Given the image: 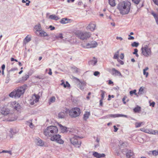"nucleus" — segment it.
<instances>
[{"instance_id": "1", "label": "nucleus", "mask_w": 158, "mask_h": 158, "mask_svg": "<svg viewBox=\"0 0 158 158\" xmlns=\"http://www.w3.org/2000/svg\"><path fill=\"white\" fill-rule=\"evenodd\" d=\"M131 5V3L127 1H123L118 3L117 8L121 14L126 15L128 14L129 12Z\"/></svg>"}, {"instance_id": "2", "label": "nucleus", "mask_w": 158, "mask_h": 158, "mask_svg": "<svg viewBox=\"0 0 158 158\" xmlns=\"http://www.w3.org/2000/svg\"><path fill=\"white\" fill-rule=\"evenodd\" d=\"M58 128L56 126H50L47 127L44 130V134L47 137H51L56 134Z\"/></svg>"}, {"instance_id": "3", "label": "nucleus", "mask_w": 158, "mask_h": 158, "mask_svg": "<svg viewBox=\"0 0 158 158\" xmlns=\"http://www.w3.org/2000/svg\"><path fill=\"white\" fill-rule=\"evenodd\" d=\"M25 89L24 86L19 87L17 89L11 92L9 96L12 98H19L24 93Z\"/></svg>"}, {"instance_id": "4", "label": "nucleus", "mask_w": 158, "mask_h": 158, "mask_svg": "<svg viewBox=\"0 0 158 158\" xmlns=\"http://www.w3.org/2000/svg\"><path fill=\"white\" fill-rule=\"evenodd\" d=\"M76 35L81 40H87L91 36V34L89 32H83L80 31H77L75 32Z\"/></svg>"}, {"instance_id": "5", "label": "nucleus", "mask_w": 158, "mask_h": 158, "mask_svg": "<svg viewBox=\"0 0 158 158\" xmlns=\"http://www.w3.org/2000/svg\"><path fill=\"white\" fill-rule=\"evenodd\" d=\"M81 110L78 107H74L69 110V114L72 118H76L79 116L81 114Z\"/></svg>"}, {"instance_id": "6", "label": "nucleus", "mask_w": 158, "mask_h": 158, "mask_svg": "<svg viewBox=\"0 0 158 158\" xmlns=\"http://www.w3.org/2000/svg\"><path fill=\"white\" fill-rule=\"evenodd\" d=\"M142 54L146 57H148L152 55L151 48L147 45H144L141 48Z\"/></svg>"}, {"instance_id": "7", "label": "nucleus", "mask_w": 158, "mask_h": 158, "mask_svg": "<svg viewBox=\"0 0 158 158\" xmlns=\"http://www.w3.org/2000/svg\"><path fill=\"white\" fill-rule=\"evenodd\" d=\"M77 138H81V137L76 135H74L73 137L70 139V140L72 143L74 145L75 147L79 148L81 145V142L80 141L78 140Z\"/></svg>"}, {"instance_id": "8", "label": "nucleus", "mask_w": 158, "mask_h": 158, "mask_svg": "<svg viewBox=\"0 0 158 158\" xmlns=\"http://www.w3.org/2000/svg\"><path fill=\"white\" fill-rule=\"evenodd\" d=\"M61 136L59 135H53L51 136L50 139L52 141H55L57 143L60 144H63L64 141L61 138Z\"/></svg>"}, {"instance_id": "9", "label": "nucleus", "mask_w": 158, "mask_h": 158, "mask_svg": "<svg viewBox=\"0 0 158 158\" xmlns=\"http://www.w3.org/2000/svg\"><path fill=\"white\" fill-rule=\"evenodd\" d=\"M39 98V96L35 94L33 95L32 96L31 99L30 101V104L31 105H33L35 103L38 102Z\"/></svg>"}, {"instance_id": "10", "label": "nucleus", "mask_w": 158, "mask_h": 158, "mask_svg": "<svg viewBox=\"0 0 158 158\" xmlns=\"http://www.w3.org/2000/svg\"><path fill=\"white\" fill-rule=\"evenodd\" d=\"M10 106L13 107L16 110L20 109V106L15 101L10 102Z\"/></svg>"}, {"instance_id": "11", "label": "nucleus", "mask_w": 158, "mask_h": 158, "mask_svg": "<svg viewBox=\"0 0 158 158\" xmlns=\"http://www.w3.org/2000/svg\"><path fill=\"white\" fill-rule=\"evenodd\" d=\"M98 45L97 43L95 41H92L90 43L86 44V47L87 48H93L96 47Z\"/></svg>"}, {"instance_id": "12", "label": "nucleus", "mask_w": 158, "mask_h": 158, "mask_svg": "<svg viewBox=\"0 0 158 158\" xmlns=\"http://www.w3.org/2000/svg\"><path fill=\"white\" fill-rule=\"evenodd\" d=\"M111 73L114 76H120L121 77L122 76L120 72L114 68L112 69Z\"/></svg>"}, {"instance_id": "13", "label": "nucleus", "mask_w": 158, "mask_h": 158, "mask_svg": "<svg viewBox=\"0 0 158 158\" xmlns=\"http://www.w3.org/2000/svg\"><path fill=\"white\" fill-rule=\"evenodd\" d=\"M86 85V83L85 81H81L78 83V85L79 87L82 90H83Z\"/></svg>"}, {"instance_id": "14", "label": "nucleus", "mask_w": 158, "mask_h": 158, "mask_svg": "<svg viewBox=\"0 0 158 158\" xmlns=\"http://www.w3.org/2000/svg\"><path fill=\"white\" fill-rule=\"evenodd\" d=\"M108 117L109 118H115L116 117H127V115L122 114H110L108 115Z\"/></svg>"}, {"instance_id": "15", "label": "nucleus", "mask_w": 158, "mask_h": 158, "mask_svg": "<svg viewBox=\"0 0 158 158\" xmlns=\"http://www.w3.org/2000/svg\"><path fill=\"white\" fill-rule=\"evenodd\" d=\"M1 112L2 114L6 115L10 113V110L8 108L3 107L2 108Z\"/></svg>"}, {"instance_id": "16", "label": "nucleus", "mask_w": 158, "mask_h": 158, "mask_svg": "<svg viewBox=\"0 0 158 158\" xmlns=\"http://www.w3.org/2000/svg\"><path fill=\"white\" fill-rule=\"evenodd\" d=\"M35 142L38 146H42L44 145V143L42 140L39 138L36 139Z\"/></svg>"}, {"instance_id": "17", "label": "nucleus", "mask_w": 158, "mask_h": 158, "mask_svg": "<svg viewBox=\"0 0 158 158\" xmlns=\"http://www.w3.org/2000/svg\"><path fill=\"white\" fill-rule=\"evenodd\" d=\"M95 27V25L94 24L90 23L89 24L87 27V29H89L92 31H93Z\"/></svg>"}, {"instance_id": "18", "label": "nucleus", "mask_w": 158, "mask_h": 158, "mask_svg": "<svg viewBox=\"0 0 158 158\" xmlns=\"http://www.w3.org/2000/svg\"><path fill=\"white\" fill-rule=\"evenodd\" d=\"M134 153L131 151H129L126 153L127 158H133Z\"/></svg>"}, {"instance_id": "19", "label": "nucleus", "mask_w": 158, "mask_h": 158, "mask_svg": "<svg viewBox=\"0 0 158 158\" xmlns=\"http://www.w3.org/2000/svg\"><path fill=\"white\" fill-rule=\"evenodd\" d=\"M93 60H90L89 62V65H94L97 62V60L95 59V57H93Z\"/></svg>"}, {"instance_id": "20", "label": "nucleus", "mask_w": 158, "mask_h": 158, "mask_svg": "<svg viewBox=\"0 0 158 158\" xmlns=\"http://www.w3.org/2000/svg\"><path fill=\"white\" fill-rule=\"evenodd\" d=\"M58 125L62 133L66 132L67 131V128L63 126L60 124H58Z\"/></svg>"}, {"instance_id": "21", "label": "nucleus", "mask_w": 158, "mask_h": 158, "mask_svg": "<svg viewBox=\"0 0 158 158\" xmlns=\"http://www.w3.org/2000/svg\"><path fill=\"white\" fill-rule=\"evenodd\" d=\"M34 29L36 31L40 32L41 30V27L40 24L39 23L34 27Z\"/></svg>"}, {"instance_id": "22", "label": "nucleus", "mask_w": 158, "mask_h": 158, "mask_svg": "<svg viewBox=\"0 0 158 158\" xmlns=\"http://www.w3.org/2000/svg\"><path fill=\"white\" fill-rule=\"evenodd\" d=\"M90 115L89 112L86 111L83 115V119L84 120L86 121L87 119Z\"/></svg>"}, {"instance_id": "23", "label": "nucleus", "mask_w": 158, "mask_h": 158, "mask_svg": "<svg viewBox=\"0 0 158 158\" xmlns=\"http://www.w3.org/2000/svg\"><path fill=\"white\" fill-rule=\"evenodd\" d=\"M39 35L41 36L45 37L48 36L47 33L43 30H41L39 33Z\"/></svg>"}, {"instance_id": "24", "label": "nucleus", "mask_w": 158, "mask_h": 158, "mask_svg": "<svg viewBox=\"0 0 158 158\" xmlns=\"http://www.w3.org/2000/svg\"><path fill=\"white\" fill-rule=\"evenodd\" d=\"M49 18L51 19L54 20H58V19H60V18H59L57 16H56L55 15H50L49 16Z\"/></svg>"}, {"instance_id": "25", "label": "nucleus", "mask_w": 158, "mask_h": 158, "mask_svg": "<svg viewBox=\"0 0 158 158\" xmlns=\"http://www.w3.org/2000/svg\"><path fill=\"white\" fill-rule=\"evenodd\" d=\"M32 120L31 119L29 120V121H27L26 122V124L28 125H29L30 127L31 128H33L34 126V125L33 124V123H32Z\"/></svg>"}, {"instance_id": "26", "label": "nucleus", "mask_w": 158, "mask_h": 158, "mask_svg": "<svg viewBox=\"0 0 158 158\" xmlns=\"http://www.w3.org/2000/svg\"><path fill=\"white\" fill-rule=\"evenodd\" d=\"M119 144L120 145L121 148H125V147H127L128 145L127 143L126 142H123L122 143L120 142Z\"/></svg>"}, {"instance_id": "27", "label": "nucleus", "mask_w": 158, "mask_h": 158, "mask_svg": "<svg viewBox=\"0 0 158 158\" xmlns=\"http://www.w3.org/2000/svg\"><path fill=\"white\" fill-rule=\"evenodd\" d=\"M31 40V36H30L29 35H27L25 38L24 40V42H25V41L26 42V43H28Z\"/></svg>"}, {"instance_id": "28", "label": "nucleus", "mask_w": 158, "mask_h": 158, "mask_svg": "<svg viewBox=\"0 0 158 158\" xmlns=\"http://www.w3.org/2000/svg\"><path fill=\"white\" fill-rule=\"evenodd\" d=\"M119 54V50L117 51L114 54L113 59H117V60L118 59V55Z\"/></svg>"}, {"instance_id": "29", "label": "nucleus", "mask_w": 158, "mask_h": 158, "mask_svg": "<svg viewBox=\"0 0 158 158\" xmlns=\"http://www.w3.org/2000/svg\"><path fill=\"white\" fill-rule=\"evenodd\" d=\"M56 98L55 97L53 96L51 97L49 99V104H50L51 103L54 102Z\"/></svg>"}, {"instance_id": "30", "label": "nucleus", "mask_w": 158, "mask_h": 158, "mask_svg": "<svg viewBox=\"0 0 158 158\" xmlns=\"http://www.w3.org/2000/svg\"><path fill=\"white\" fill-rule=\"evenodd\" d=\"M65 116V113L64 112H61L58 114V117L60 118H64Z\"/></svg>"}, {"instance_id": "31", "label": "nucleus", "mask_w": 158, "mask_h": 158, "mask_svg": "<svg viewBox=\"0 0 158 158\" xmlns=\"http://www.w3.org/2000/svg\"><path fill=\"white\" fill-rule=\"evenodd\" d=\"M101 98L100 100H103L105 97V94L106 93V92L102 90H101Z\"/></svg>"}, {"instance_id": "32", "label": "nucleus", "mask_w": 158, "mask_h": 158, "mask_svg": "<svg viewBox=\"0 0 158 158\" xmlns=\"http://www.w3.org/2000/svg\"><path fill=\"white\" fill-rule=\"evenodd\" d=\"M109 3L110 5L112 6H114L115 5L114 0H109Z\"/></svg>"}, {"instance_id": "33", "label": "nucleus", "mask_w": 158, "mask_h": 158, "mask_svg": "<svg viewBox=\"0 0 158 158\" xmlns=\"http://www.w3.org/2000/svg\"><path fill=\"white\" fill-rule=\"evenodd\" d=\"M151 14L154 16L155 20H158V15L157 14L153 11H152Z\"/></svg>"}, {"instance_id": "34", "label": "nucleus", "mask_w": 158, "mask_h": 158, "mask_svg": "<svg viewBox=\"0 0 158 158\" xmlns=\"http://www.w3.org/2000/svg\"><path fill=\"white\" fill-rule=\"evenodd\" d=\"M141 108L139 106H137L134 109V111L135 112H138L140 110Z\"/></svg>"}, {"instance_id": "35", "label": "nucleus", "mask_w": 158, "mask_h": 158, "mask_svg": "<svg viewBox=\"0 0 158 158\" xmlns=\"http://www.w3.org/2000/svg\"><path fill=\"white\" fill-rule=\"evenodd\" d=\"M139 43L136 42H134L131 44V45L133 47H137L139 45Z\"/></svg>"}, {"instance_id": "36", "label": "nucleus", "mask_w": 158, "mask_h": 158, "mask_svg": "<svg viewBox=\"0 0 158 158\" xmlns=\"http://www.w3.org/2000/svg\"><path fill=\"white\" fill-rule=\"evenodd\" d=\"M29 77V76L28 74H26L22 77L23 81H26Z\"/></svg>"}, {"instance_id": "37", "label": "nucleus", "mask_w": 158, "mask_h": 158, "mask_svg": "<svg viewBox=\"0 0 158 158\" xmlns=\"http://www.w3.org/2000/svg\"><path fill=\"white\" fill-rule=\"evenodd\" d=\"M10 134L9 135V136L10 138L13 137V135L15 133L13 131L12 129H10Z\"/></svg>"}, {"instance_id": "38", "label": "nucleus", "mask_w": 158, "mask_h": 158, "mask_svg": "<svg viewBox=\"0 0 158 158\" xmlns=\"http://www.w3.org/2000/svg\"><path fill=\"white\" fill-rule=\"evenodd\" d=\"M141 0H132L133 3L136 4L138 5Z\"/></svg>"}, {"instance_id": "39", "label": "nucleus", "mask_w": 158, "mask_h": 158, "mask_svg": "<svg viewBox=\"0 0 158 158\" xmlns=\"http://www.w3.org/2000/svg\"><path fill=\"white\" fill-rule=\"evenodd\" d=\"M143 88L142 87H141L140 88L139 90V92L138 93V94H143L142 92H143Z\"/></svg>"}, {"instance_id": "40", "label": "nucleus", "mask_w": 158, "mask_h": 158, "mask_svg": "<svg viewBox=\"0 0 158 158\" xmlns=\"http://www.w3.org/2000/svg\"><path fill=\"white\" fill-rule=\"evenodd\" d=\"M70 21V20H60V22L62 24H64L70 22H69V21Z\"/></svg>"}, {"instance_id": "41", "label": "nucleus", "mask_w": 158, "mask_h": 158, "mask_svg": "<svg viewBox=\"0 0 158 158\" xmlns=\"http://www.w3.org/2000/svg\"><path fill=\"white\" fill-rule=\"evenodd\" d=\"M143 123V122L136 123L135 124V127H139L141 126V124Z\"/></svg>"}, {"instance_id": "42", "label": "nucleus", "mask_w": 158, "mask_h": 158, "mask_svg": "<svg viewBox=\"0 0 158 158\" xmlns=\"http://www.w3.org/2000/svg\"><path fill=\"white\" fill-rule=\"evenodd\" d=\"M93 155L95 157L97 158H99V153L96 152H93Z\"/></svg>"}, {"instance_id": "43", "label": "nucleus", "mask_w": 158, "mask_h": 158, "mask_svg": "<svg viewBox=\"0 0 158 158\" xmlns=\"http://www.w3.org/2000/svg\"><path fill=\"white\" fill-rule=\"evenodd\" d=\"M136 90L134 89L133 90H131L130 92V93L131 95H132L133 94H134L135 95H136L137 94L136 93Z\"/></svg>"}, {"instance_id": "44", "label": "nucleus", "mask_w": 158, "mask_h": 158, "mask_svg": "<svg viewBox=\"0 0 158 158\" xmlns=\"http://www.w3.org/2000/svg\"><path fill=\"white\" fill-rule=\"evenodd\" d=\"M0 153H8L10 155L12 154L11 152L10 151L3 150L2 152H1Z\"/></svg>"}, {"instance_id": "45", "label": "nucleus", "mask_w": 158, "mask_h": 158, "mask_svg": "<svg viewBox=\"0 0 158 158\" xmlns=\"http://www.w3.org/2000/svg\"><path fill=\"white\" fill-rule=\"evenodd\" d=\"M56 37L58 38H60L61 39H62L63 38L62 34L61 33H60L59 35L56 36Z\"/></svg>"}, {"instance_id": "46", "label": "nucleus", "mask_w": 158, "mask_h": 158, "mask_svg": "<svg viewBox=\"0 0 158 158\" xmlns=\"http://www.w3.org/2000/svg\"><path fill=\"white\" fill-rule=\"evenodd\" d=\"M158 152V151L156 152V150H154L152 151V154L153 155H154L155 156H156L157 155Z\"/></svg>"}, {"instance_id": "47", "label": "nucleus", "mask_w": 158, "mask_h": 158, "mask_svg": "<svg viewBox=\"0 0 158 158\" xmlns=\"http://www.w3.org/2000/svg\"><path fill=\"white\" fill-rule=\"evenodd\" d=\"M127 97L126 96H124V97L123 98L122 101L123 102V103L124 104H126V102L125 101V100L126 98H127Z\"/></svg>"}, {"instance_id": "48", "label": "nucleus", "mask_w": 158, "mask_h": 158, "mask_svg": "<svg viewBox=\"0 0 158 158\" xmlns=\"http://www.w3.org/2000/svg\"><path fill=\"white\" fill-rule=\"evenodd\" d=\"M106 156V155L105 154L102 153L100 154L99 153V158H102V157H104Z\"/></svg>"}, {"instance_id": "49", "label": "nucleus", "mask_w": 158, "mask_h": 158, "mask_svg": "<svg viewBox=\"0 0 158 158\" xmlns=\"http://www.w3.org/2000/svg\"><path fill=\"white\" fill-rule=\"evenodd\" d=\"M117 60L121 64L123 65L124 64V63L122 60H120L119 59Z\"/></svg>"}, {"instance_id": "50", "label": "nucleus", "mask_w": 158, "mask_h": 158, "mask_svg": "<svg viewBox=\"0 0 158 158\" xmlns=\"http://www.w3.org/2000/svg\"><path fill=\"white\" fill-rule=\"evenodd\" d=\"M128 36L129 37L128 38V39L129 40H134V37L131 36L130 35H129Z\"/></svg>"}, {"instance_id": "51", "label": "nucleus", "mask_w": 158, "mask_h": 158, "mask_svg": "<svg viewBox=\"0 0 158 158\" xmlns=\"http://www.w3.org/2000/svg\"><path fill=\"white\" fill-rule=\"evenodd\" d=\"M143 73L144 75H146V77H147L148 75V73L145 71V70H143Z\"/></svg>"}, {"instance_id": "52", "label": "nucleus", "mask_w": 158, "mask_h": 158, "mask_svg": "<svg viewBox=\"0 0 158 158\" xmlns=\"http://www.w3.org/2000/svg\"><path fill=\"white\" fill-rule=\"evenodd\" d=\"M143 129L142 128V129H141V130L142 131H143L145 132L148 133L149 131V130L147 129H146L143 130Z\"/></svg>"}, {"instance_id": "53", "label": "nucleus", "mask_w": 158, "mask_h": 158, "mask_svg": "<svg viewBox=\"0 0 158 158\" xmlns=\"http://www.w3.org/2000/svg\"><path fill=\"white\" fill-rule=\"evenodd\" d=\"M153 135H156V134L158 135V131L153 130Z\"/></svg>"}, {"instance_id": "54", "label": "nucleus", "mask_w": 158, "mask_h": 158, "mask_svg": "<svg viewBox=\"0 0 158 158\" xmlns=\"http://www.w3.org/2000/svg\"><path fill=\"white\" fill-rule=\"evenodd\" d=\"M138 51V50L137 49H134V52L133 53V54H136L137 53Z\"/></svg>"}, {"instance_id": "55", "label": "nucleus", "mask_w": 158, "mask_h": 158, "mask_svg": "<svg viewBox=\"0 0 158 158\" xmlns=\"http://www.w3.org/2000/svg\"><path fill=\"white\" fill-rule=\"evenodd\" d=\"M114 131L115 132L117 131L118 130V128L117 127L115 126H114Z\"/></svg>"}, {"instance_id": "56", "label": "nucleus", "mask_w": 158, "mask_h": 158, "mask_svg": "<svg viewBox=\"0 0 158 158\" xmlns=\"http://www.w3.org/2000/svg\"><path fill=\"white\" fill-rule=\"evenodd\" d=\"M94 75L95 76H97L98 75H99V72L98 71H95L94 73Z\"/></svg>"}, {"instance_id": "57", "label": "nucleus", "mask_w": 158, "mask_h": 158, "mask_svg": "<svg viewBox=\"0 0 158 158\" xmlns=\"http://www.w3.org/2000/svg\"><path fill=\"white\" fill-rule=\"evenodd\" d=\"M120 58L121 59L123 60V59L124 57V55L123 53H122L121 54V55L120 56Z\"/></svg>"}, {"instance_id": "58", "label": "nucleus", "mask_w": 158, "mask_h": 158, "mask_svg": "<svg viewBox=\"0 0 158 158\" xmlns=\"http://www.w3.org/2000/svg\"><path fill=\"white\" fill-rule=\"evenodd\" d=\"M49 28H50L51 30H53L55 29V27H53L51 25L49 26Z\"/></svg>"}, {"instance_id": "59", "label": "nucleus", "mask_w": 158, "mask_h": 158, "mask_svg": "<svg viewBox=\"0 0 158 158\" xmlns=\"http://www.w3.org/2000/svg\"><path fill=\"white\" fill-rule=\"evenodd\" d=\"M155 104V102H152L150 103V106H152V107H153L154 106Z\"/></svg>"}, {"instance_id": "60", "label": "nucleus", "mask_w": 158, "mask_h": 158, "mask_svg": "<svg viewBox=\"0 0 158 158\" xmlns=\"http://www.w3.org/2000/svg\"><path fill=\"white\" fill-rule=\"evenodd\" d=\"M61 85H63L64 87V88H66V87H67V85H66L65 84L64 82H62L61 84Z\"/></svg>"}, {"instance_id": "61", "label": "nucleus", "mask_w": 158, "mask_h": 158, "mask_svg": "<svg viewBox=\"0 0 158 158\" xmlns=\"http://www.w3.org/2000/svg\"><path fill=\"white\" fill-rule=\"evenodd\" d=\"M74 71H75V72L76 73H78V69L77 68V67H75L74 68Z\"/></svg>"}, {"instance_id": "62", "label": "nucleus", "mask_w": 158, "mask_h": 158, "mask_svg": "<svg viewBox=\"0 0 158 158\" xmlns=\"http://www.w3.org/2000/svg\"><path fill=\"white\" fill-rule=\"evenodd\" d=\"M103 100H100L99 101L100 102V103H99V105L101 106H103V102H102V101Z\"/></svg>"}, {"instance_id": "63", "label": "nucleus", "mask_w": 158, "mask_h": 158, "mask_svg": "<svg viewBox=\"0 0 158 158\" xmlns=\"http://www.w3.org/2000/svg\"><path fill=\"white\" fill-rule=\"evenodd\" d=\"M17 70V68H12L10 70V71H15V70Z\"/></svg>"}, {"instance_id": "64", "label": "nucleus", "mask_w": 158, "mask_h": 158, "mask_svg": "<svg viewBox=\"0 0 158 158\" xmlns=\"http://www.w3.org/2000/svg\"><path fill=\"white\" fill-rule=\"evenodd\" d=\"M48 73L50 75H51L52 74V70L51 69H49V72Z\"/></svg>"}]
</instances>
